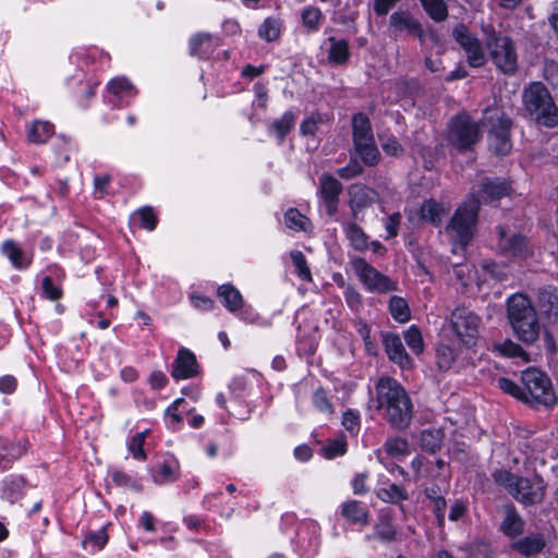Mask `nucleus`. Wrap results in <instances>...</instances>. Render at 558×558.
<instances>
[{
    "instance_id": "nucleus-14",
    "label": "nucleus",
    "mask_w": 558,
    "mask_h": 558,
    "mask_svg": "<svg viewBox=\"0 0 558 558\" xmlns=\"http://www.w3.org/2000/svg\"><path fill=\"white\" fill-rule=\"evenodd\" d=\"M498 248L504 255L518 259H526L532 255L533 250L527 238L518 233H509L504 227H498Z\"/></svg>"
},
{
    "instance_id": "nucleus-44",
    "label": "nucleus",
    "mask_w": 558,
    "mask_h": 558,
    "mask_svg": "<svg viewBox=\"0 0 558 558\" xmlns=\"http://www.w3.org/2000/svg\"><path fill=\"white\" fill-rule=\"evenodd\" d=\"M427 14L436 22L444 21L447 15V5L444 0H421Z\"/></svg>"
},
{
    "instance_id": "nucleus-18",
    "label": "nucleus",
    "mask_w": 558,
    "mask_h": 558,
    "mask_svg": "<svg viewBox=\"0 0 558 558\" xmlns=\"http://www.w3.org/2000/svg\"><path fill=\"white\" fill-rule=\"evenodd\" d=\"M349 206L354 219L359 218L360 213L371 206L377 196L375 190L361 184H351L348 189Z\"/></svg>"
},
{
    "instance_id": "nucleus-32",
    "label": "nucleus",
    "mask_w": 558,
    "mask_h": 558,
    "mask_svg": "<svg viewBox=\"0 0 558 558\" xmlns=\"http://www.w3.org/2000/svg\"><path fill=\"white\" fill-rule=\"evenodd\" d=\"M374 536L384 543H392L398 539V531L392 523L391 517L380 514L374 526Z\"/></svg>"
},
{
    "instance_id": "nucleus-26",
    "label": "nucleus",
    "mask_w": 558,
    "mask_h": 558,
    "mask_svg": "<svg viewBox=\"0 0 558 558\" xmlns=\"http://www.w3.org/2000/svg\"><path fill=\"white\" fill-rule=\"evenodd\" d=\"M449 213V206L437 203L434 199L425 201L421 207L422 219L430 222L434 226H439L442 218L448 216Z\"/></svg>"
},
{
    "instance_id": "nucleus-42",
    "label": "nucleus",
    "mask_w": 558,
    "mask_h": 558,
    "mask_svg": "<svg viewBox=\"0 0 558 558\" xmlns=\"http://www.w3.org/2000/svg\"><path fill=\"white\" fill-rule=\"evenodd\" d=\"M404 341L409 349L416 355H420L424 351V341L420 329L412 325L407 331H404Z\"/></svg>"
},
{
    "instance_id": "nucleus-27",
    "label": "nucleus",
    "mask_w": 558,
    "mask_h": 558,
    "mask_svg": "<svg viewBox=\"0 0 558 558\" xmlns=\"http://www.w3.org/2000/svg\"><path fill=\"white\" fill-rule=\"evenodd\" d=\"M27 447L28 441L26 439L10 441L9 439L0 438V451L4 452L3 469H7L9 464L25 454Z\"/></svg>"
},
{
    "instance_id": "nucleus-5",
    "label": "nucleus",
    "mask_w": 558,
    "mask_h": 558,
    "mask_svg": "<svg viewBox=\"0 0 558 558\" xmlns=\"http://www.w3.org/2000/svg\"><path fill=\"white\" fill-rule=\"evenodd\" d=\"M523 388V402L532 407H553L557 402V396L549 377L535 367H529L521 374Z\"/></svg>"
},
{
    "instance_id": "nucleus-34",
    "label": "nucleus",
    "mask_w": 558,
    "mask_h": 558,
    "mask_svg": "<svg viewBox=\"0 0 558 558\" xmlns=\"http://www.w3.org/2000/svg\"><path fill=\"white\" fill-rule=\"evenodd\" d=\"M282 22L278 17L269 16L258 27V36L267 43L279 39Z\"/></svg>"
},
{
    "instance_id": "nucleus-39",
    "label": "nucleus",
    "mask_w": 558,
    "mask_h": 558,
    "mask_svg": "<svg viewBox=\"0 0 558 558\" xmlns=\"http://www.w3.org/2000/svg\"><path fill=\"white\" fill-rule=\"evenodd\" d=\"M383 450L391 458H402L409 454V444L403 437L388 438Z\"/></svg>"
},
{
    "instance_id": "nucleus-16",
    "label": "nucleus",
    "mask_w": 558,
    "mask_h": 558,
    "mask_svg": "<svg viewBox=\"0 0 558 558\" xmlns=\"http://www.w3.org/2000/svg\"><path fill=\"white\" fill-rule=\"evenodd\" d=\"M536 314L548 324L558 322V289L548 286L537 290L534 301Z\"/></svg>"
},
{
    "instance_id": "nucleus-35",
    "label": "nucleus",
    "mask_w": 558,
    "mask_h": 558,
    "mask_svg": "<svg viewBox=\"0 0 558 558\" xmlns=\"http://www.w3.org/2000/svg\"><path fill=\"white\" fill-rule=\"evenodd\" d=\"M53 134V125L47 121L34 122L27 132V137L35 144L47 142Z\"/></svg>"
},
{
    "instance_id": "nucleus-13",
    "label": "nucleus",
    "mask_w": 558,
    "mask_h": 558,
    "mask_svg": "<svg viewBox=\"0 0 558 558\" xmlns=\"http://www.w3.org/2000/svg\"><path fill=\"white\" fill-rule=\"evenodd\" d=\"M453 38L465 52L466 62L471 68H481L486 63V54L482 43L464 24H459L452 32Z\"/></svg>"
},
{
    "instance_id": "nucleus-53",
    "label": "nucleus",
    "mask_w": 558,
    "mask_h": 558,
    "mask_svg": "<svg viewBox=\"0 0 558 558\" xmlns=\"http://www.w3.org/2000/svg\"><path fill=\"white\" fill-rule=\"evenodd\" d=\"M342 425L352 435L360 430V414L351 409L347 410L342 415Z\"/></svg>"
},
{
    "instance_id": "nucleus-49",
    "label": "nucleus",
    "mask_w": 558,
    "mask_h": 558,
    "mask_svg": "<svg viewBox=\"0 0 558 558\" xmlns=\"http://www.w3.org/2000/svg\"><path fill=\"white\" fill-rule=\"evenodd\" d=\"M494 481L504 486L510 495H512V490L515 487L517 481L519 478L518 475L507 471V470H496L493 473Z\"/></svg>"
},
{
    "instance_id": "nucleus-28",
    "label": "nucleus",
    "mask_w": 558,
    "mask_h": 558,
    "mask_svg": "<svg viewBox=\"0 0 558 558\" xmlns=\"http://www.w3.org/2000/svg\"><path fill=\"white\" fill-rule=\"evenodd\" d=\"M341 515L352 523H359L362 525L368 524V510L357 500H350L342 504Z\"/></svg>"
},
{
    "instance_id": "nucleus-40",
    "label": "nucleus",
    "mask_w": 558,
    "mask_h": 558,
    "mask_svg": "<svg viewBox=\"0 0 558 558\" xmlns=\"http://www.w3.org/2000/svg\"><path fill=\"white\" fill-rule=\"evenodd\" d=\"M377 497L385 502L397 504L408 499V493L401 486L392 483L388 487L379 488Z\"/></svg>"
},
{
    "instance_id": "nucleus-50",
    "label": "nucleus",
    "mask_w": 558,
    "mask_h": 558,
    "mask_svg": "<svg viewBox=\"0 0 558 558\" xmlns=\"http://www.w3.org/2000/svg\"><path fill=\"white\" fill-rule=\"evenodd\" d=\"M108 541V536L104 530H100L98 532L89 533L85 536L84 541L82 542V545L84 548L87 549L88 546L92 547V549L100 550L104 548Z\"/></svg>"
},
{
    "instance_id": "nucleus-63",
    "label": "nucleus",
    "mask_w": 558,
    "mask_h": 558,
    "mask_svg": "<svg viewBox=\"0 0 558 558\" xmlns=\"http://www.w3.org/2000/svg\"><path fill=\"white\" fill-rule=\"evenodd\" d=\"M447 502L442 496L435 498L434 500V513L437 519V524L442 527L445 525V513H446Z\"/></svg>"
},
{
    "instance_id": "nucleus-57",
    "label": "nucleus",
    "mask_w": 558,
    "mask_h": 558,
    "mask_svg": "<svg viewBox=\"0 0 558 558\" xmlns=\"http://www.w3.org/2000/svg\"><path fill=\"white\" fill-rule=\"evenodd\" d=\"M323 122L320 114H312L305 119L300 125V132L302 135L314 136L318 130V124Z\"/></svg>"
},
{
    "instance_id": "nucleus-41",
    "label": "nucleus",
    "mask_w": 558,
    "mask_h": 558,
    "mask_svg": "<svg viewBox=\"0 0 558 558\" xmlns=\"http://www.w3.org/2000/svg\"><path fill=\"white\" fill-rule=\"evenodd\" d=\"M389 310L391 316L399 323H405L410 319L409 305L401 296L393 295L390 298Z\"/></svg>"
},
{
    "instance_id": "nucleus-61",
    "label": "nucleus",
    "mask_w": 558,
    "mask_h": 558,
    "mask_svg": "<svg viewBox=\"0 0 558 558\" xmlns=\"http://www.w3.org/2000/svg\"><path fill=\"white\" fill-rule=\"evenodd\" d=\"M383 150L390 156H400L403 147L396 137H387L381 143Z\"/></svg>"
},
{
    "instance_id": "nucleus-1",
    "label": "nucleus",
    "mask_w": 558,
    "mask_h": 558,
    "mask_svg": "<svg viewBox=\"0 0 558 558\" xmlns=\"http://www.w3.org/2000/svg\"><path fill=\"white\" fill-rule=\"evenodd\" d=\"M377 409L383 418L398 432L407 430L414 416L413 402L403 386L391 377H381L375 386Z\"/></svg>"
},
{
    "instance_id": "nucleus-46",
    "label": "nucleus",
    "mask_w": 558,
    "mask_h": 558,
    "mask_svg": "<svg viewBox=\"0 0 558 558\" xmlns=\"http://www.w3.org/2000/svg\"><path fill=\"white\" fill-rule=\"evenodd\" d=\"M314 407L322 413L331 415L333 414V405L327 396V391L323 388L315 390L312 398Z\"/></svg>"
},
{
    "instance_id": "nucleus-25",
    "label": "nucleus",
    "mask_w": 558,
    "mask_h": 558,
    "mask_svg": "<svg viewBox=\"0 0 558 558\" xmlns=\"http://www.w3.org/2000/svg\"><path fill=\"white\" fill-rule=\"evenodd\" d=\"M525 522L522 517L519 514L513 505H508L505 507V517L500 524V531L509 536L517 537L521 535L524 531Z\"/></svg>"
},
{
    "instance_id": "nucleus-21",
    "label": "nucleus",
    "mask_w": 558,
    "mask_h": 558,
    "mask_svg": "<svg viewBox=\"0 0 558 558\" xmlns=\"http://www.w3.org/2000/svg\"><path fill=\"white\" fill-rule=\"evenodd\" d=\"M197 368L198 364L194 353L181 348L172 364L171 376L177 380L192 378L197 375Z\"/></svg>"
},
{
    "instance_id": "nucleus-6",
    "label": "nucleus",
    "mask_w": 558,
    "mask_h": 558,
    "mask_svg": "<svg viewBox=\"0 0 558 558\" xmlns=\"http://www.w3.org/2000/svg\"><path fill=\"white\" fill-rule=\"evenodd\" d=\"M352 135L356 154L367 166L379 161V151L374 138L371 121L365 113L359 112L352 117Z\"/></svg>"
},
{
    "instance_id": "nucleus-52",
    "label": "nucleus",
    "mask_w": 558,
    "mask_h": 558,
    "mask_svg": "<svg viewBox=\"0 0 558 558\" xmlns=\"http://www.w3.org/2000/svg\"><path fill=\"white\" fill-rule=\"evenodd\" d=\"M141 219V227L149 231H153L158 222V219L154 213V209L149 206H145L137 211Z\"/></svg>"
},
{
    "instance_id": "nucleus-24",
    "label": "nucleus",
    "mask_w": 558,
    "mask_h": 558,
    "mask_svg": "<svg viewBox=\"0 0 558 558\" xmlns=\"http://www.w3.org/2000/svg\"><path fill=\"white\" fill-rule=\"evenodd\" d=\"M509 190V184L497 178H484L480 183V193L484 202L498 201L508 195Z\"/></svg>"
},
{
    "instance_id": "nucleus-43",
    "label": "nucleus",
    "mask_w": 558,
    "mask_h": 558,
    "mask_svg": "<svg viewBox=\"0 0 558 558\" xmlns=\"http://www.w3.org/2000/svg\"><path fill=\"white\" fill-rule=\"evenodd\" d=\"M284 222L289 229L294 231H305L310 219L301 214L296 208H290L284 214Z\"/></svg>"
},
{
    "instance_id": "nucleus-29",
    "label": "nucleus",
    "mask_w": 558,
    "mask_h": 558,
    "mask_svg": "<svg viewBox=\"0 0 558 558\" xmlns=\"http://www.w3.org/2000/svg\"><path fill=\"white\" fill-rule=\"evenodd\" d=\"M295 122V114L291 110H288L280 118L270 123L268 133L277 136L279 144H282L286 136L294 128Z\"/></svg>"
},
{
    "instance_id": "nucleus-54",
    "label": "nucleus",
    "mask_w": 558,
    "mask_h": 558,
    "mask_svg": "<svg viewBox=\"0 0 558 558\" xmlns=\"http://www.w3.org/2000/svg\"><path fill=\"white\" fill-rule=\"evenodd\" d=\"M362 165L354 159H351L350 162L340 169L337 170L338 175L343 180H351L363 173Z\"/></svg>"
},
{
    "instance_id": "nucleus-48",
    "label": "nucleus",
    "mask_w": 558,
    "mask_h": 558,
    "mask_svg": "<svg viewBox=\"0 0 558 558\" xmlns=\"http://www.w3.org/2000/svg\"><path fill=\"white\" fill-rule=\"evenodd\" d=\"M494 349L501 355L509 357H521L525 355L524 350L518 343L513 342L510 339H507L499 343H495Z\"/></svg>"
},
{
    "instance_id": "nucleus-55",
    "label": "nucleus",
    "mask_w": 558,
    "mask_h": 558,
    "mask_svg": "<svg viewBox=\"0 0 558 558\" xmlns=\"http://www.w3.org/2000/svg\"><path fill=\"white\" fill-rule=\"evenodd\" d=\"M41 289L44 295L51 301H58L62 298V289L56 286L48 276L43 279Z\"/></svg>"
},
{
    "instance_id": "nucleus-30",
    "label": "nucleus",
    "mask_w": 558,
    "mask_h": 558,
    "mask_svg": "<svg viewBox=\"0 0 558 558\" xmlns=\"http://www.w3.org/2000/svg\"><path fill=\"white\" fill-rule=\"evenodd\" d=\"M343 231H344V234H345L347 239L349 240L351 246L355 251L363 252V251L367 250L368 236L360 226H357L353 221L344 222Z\"/></svg>"
},
{
    "instance_id": "nucleus-7",
    "label": "nucleus",
    "mask_w": 558,
    "mask_h": 558,
    "mask_svg": "<svg viewBox=\"0 0 558 558\" xmlns=\"http://www.w3.org/2000/svg\"><path fill=\"white\" fill-rule=\"evenodd\" d=\"M478 209L480 199L475 194H471L468 201L456 210L447 227L450 236L461 245L468 244L472 238Z\"/></svg>"
},
{
    "instance_id": "nucleus-62",
    "label": "nucleus",
    "mask_w": 558,
    "mask_h": 558,
    "mask_svg": "<svg viewBox=\"0 0 558 558\" xmlns=\"http://www.w3.org/2000/svg\"><path fill=\"white\" fill-rule=\"evenodd\" d=\"M544 78L553 87H558V63L548 61L544 66Z\"/></svg>"
},
{
    "instance_id": "nucleus-10",
    "label": "nucleus",
    "mask_w": 558,
    "mask_h": 558,
    "mask_svg": "<svg viewBox=\"0 0 558 558\" xmlns=\"http://www.w3.org/2000/svg\"><path fill=\"white\" fill-rule=\"evenodd\" d=\"M494 65L505 75H513L518 71V52L513 40L505 36L486 47Z\"/></svg>"
},
{
    "instance_id": "nucleus-22",
    "label": "nucleus",
    "mask_w": 558,
    "mask_h": 558,
    "mask_svg": "<svg viewBox=\"0 0 558 558\" xmlns=\"http://www.w3.org/2000/svg\"><path fill=\"white\" fill-rule=\"evenodd\" d=\"M219 46V40L209 33H198L189 41L190 54L199 59H208Z\"/></svg>"
},
{
    "instance_id": "nucleus-56",
    "label": "nucleus",
    "mask_w": 558,
    "mask_h": 558,
    "mask_svg": "<svg viewBox=\"0 0 558 558\" xmlns=\"http://www.w3.org/2000/svg\"><path fill=\"white\" fill-rule=\"evenodd\" d=\"M483 269L489 274L493 278L501 281L505 280L508 275V267L505 264H498L496 262H485Z\"/></svg>"
},
{
    "instance_id": "nucleus-23",
    "label": "nucleus",
    "mask_w": 558,
    "mask_h": 558,
    "mask_svg": "<svg viewBox=\"0 0 558 558\" xmlns=\"http://www.w3.org/2000/svg\"><path fill=\"white\" fill-rule=\"evenodd\" d=\"M546 541L543 534L536 533L522 537L512 543L511 548L525 558H531L543 551Z\"/></svg>"
},
{
    "instance_id": "nucleus-45",
    "label": "nucleus",
    "mask_w": 558,
    "mask_h": 558,
    "mask_svg": "<svg viewBox=\"0 0 558 558\" xmlns=\"http://www.w3.org/2000/svg\"><path fill=\"white\" fill-rule=\"evenodd\" d=\"M147 432L135 434L128 442V449L136 460H146L147 456L144 451V442Z\"/></svg>"
},
{
    "instance_id": "nucleus-9",
    "label": "nucleus",
    "mask_w": 558,
    "mask_h": 558,
    "mask_svg": "<svg viewBox=\"0 0 558 558\" xmlns=\"http://www.w3.org/2000/svg\"><path fill=\"white\" fill-rule=\"evenodd\" d=\"M350 266L363 287L373 293H388L398 290V283L378 271L363 257H352Z\"/></svg>"
},
{
    "instance_id": "nucleus-11",
    "label": "nucleus",
    "mask_w": 558,
    "mask_h": 558,
    "mask_svg": "<svg viewBox=\"0 0 558 558\" xmlns=\"http://www.w3.org/2000/svg\"><path fill=\"white\" fill-rule=\"evenodd\" d=\"M452 330L468 347L475 344L481 318L465 307H457L450 315Z\"/></svg>"
},
{
    "instance_id": "nucleus-20",
    "label": "nucleus",
    "mask_w": 558,
    "mask_h": 558,
    "mask_svg": "<svg viewBox=\"0 0 558 558\" xmlns=\"http://www.w3.org/2000/svg\"><path fill=\"white\" fill-rule=\"evenodd\" d=\"M389 24L396 36L405 33L407 35L416 36L421 40L423 39L421 23L408 11L393 12L389 17Z\"/></svg>"
},
{
    "instance_id": "nucleus-38",
    "label": "nucleus",
    "mask_w": 558,
    "mask_h": 558,
    "mask_svg": "<svg viewBox=\"0 0 558 558\" xmlns=\"http://www.w3.org/2000/svg\"><path fill=\"white\" fill-rule=\"evenodd\" d=\"M301 19L308 32H316L324 21V14L319 8L308 5L302 10Z\"/></svg>"
},
{
    "instance_id": "nucleus-31",
    "label": "nucleus",
    "mask_w": 558,
    "mask_h": 558,
    "mask_svg": "<svg viewBox=\"0 0 558 558\" xmlns=\"http://www.w3.org/2000/svg\"><path fill=\"white\" fill-rule=\"evenodd\" d=\"M460 354L458 348L450 344L439 343L436 348V364L438 369L447 372L451 369Z\"/></svg>"
},
{
    "instance_id": "nucleus-59",
    "label": "nucleus",
    "mask_w": 558,
    "mask_h": 558,
    "mask_svg": "<svg viewBox=\"0 0 558 558\" xmlns=\"http://www.w3.org/2000/svg\"><path fill=\"white\" fill-rule=\"evenodd\" d=\"M344 299H345L348 306L352 311H354V312L360 311V308L362 306V295L355 288L348 287L344 291Z\"/></svg>"
},
{
    "instance_id": "nucleus-60",
    "label": "nucleus",
    "mask_w": 558,
    "mask_h": 558,
    "mask_svg": "<svg viewBox=\"0 0 558 558\" xmlns=\"http://www.w3.org/2000/svg\"><path fill=\"white\" fill-rule=\"evenodd\" d=\"M131 82L125 77H117L109 82L108 90L114 95H120L123 92L132 90Z\"/></svg>"
},
{
    "instance_id": "nucleus-37",
    "label": "nucleus",
    "mask_w": 558,
    "mask_h": 558,
    "mask_svg": "<svg viewBox=\"0 0 558 558\" xmlns=\"http://www.w3.org/2000/svg\"><path fill=\"white\" fill-rule=\"evenodd\" d=\"M444 439V433L440 429L428 428L421 433V447L427 452H436L440 449Z\"/></svg>"
},
{
    "instance_id": "nucleus-8",
    "label": "nucleus",
    "mask_w": 558,
    "mask_h": 558,
    "mask_svg": "<svg viewBox=\"0 0 558 558\" xmlns=\"http://www.w3.org/2000/svg\"><path fill=\"white\" fill-rule=\"evenodd\" d=\"M447 140L460 153L472 150L481 140L480 126L469 114H457L449 123Z\"/></svg>"
},
{
    "instance_id": "nucleus-17",
    "label": "nucleus",
    "mask_w": 558,
    "mask_h": 558,
    "mask_svg": "<svg viewBox=\"0 0 558 558\" xmlns=\"http://www.w3.org/2000/svg\"><path fill=\"white\" fill-rule=\"evenodd\" d=\"M320 48L326 51L327 62L331 65H345L350 60V45L344 38L329 36Z\"/></svg>"
},
{
    "instance_id": "nucleus-12",
    "label": "nucleus",
    "mask_w": 558,
    "mask_h": 558,
    "mask_svg": "<svg viewBox=\"0 0 558 558\" xmlns=\"http://www.w3.org/2000/svg\"><path fill=\"white\" fill-rule=\"evenodd\" d=\"M546 490L544 478L535 473L532 477L519 476L511 496L524 506H533L543 502Z\"/></svg>"
},
{
    "instance_id": "nucleus-58",
    "label": "nucleus",
    "mask_w": 558,
    "mask_h": 558,
    "mask_svg": "<svg viewBox=\"0 0 558 558\" xmlns=\"http://www.w3.org/2000/svg\"><path fill=\"white\" fill-rule=\"evenodd\" d=\"M111 181V177L109 174H101L94 177V194L95 198L101 199L106 194Z\"/></svg>"
},
{
    "instance_id": "nucleus-64",
    "label": "nucleus",
    "mask_w": 558,
    "mask_h": 558,
    "mask_svg": "<svg viewBox=\"0 0 558 558\" xmlns=\"http://www.w3.org/2000/svg\"><path fill=\"white\" fill-rule=\"evenodd\" d=\"M468 511V506L462 500H456L449 511V520L458 521L460 520Z\"/></svg>"
},
{
    "instance_id": "nucleus-4",
    "label": "nucleus",
    "mask_w": 558,
    "mask_h": 558,
    "mask_svg": "<svg viewBox=\"0 0 558 558\" xmlns=\"http://www.w3.org/2000/svg\"><path fill=\"white\" fill-rule=\"evenodd\" d=\"M482 124L487 130L489 147L497 155H508L512 148V120L502 109L488 107L484 111Z\"/></svg>"
},
{
    "instance_id": "nucleus-2",
    "label": "nucleus",
    "mask_w": 558,
    "mask_h": 558,
    "mask_svg": "<svg viewBox=\"0 0 558 558\" xmlns=\"http://www.w3.org/2000/svg\"><path fill=\"white\" fill-rule=\"evenodd\" d=\"M522 106L525 117L537 126H558V106L543 83L532 82L523 88Z\"/></svg>"
},
{
    "instance_id": "nucleus-19",
    "label": "nucleus",
    "mask_w": 558,
    "mask_h": 558,
    "mask_svg": "<svg viewBox=\"0 0 558 558\" xmlns=\"http://www.w3.org/2000/svg\"><path fill=\"white\" fill-rule=\"evenodd\" d=\"M383 343L388 359L401 368H411L413 363L407 353L401 338L397 333L386 332L383 335Z\"/></svg>"
},
{
    "instance_id": "nucleus-36",
    "label": "nucleus",
    "mask_w": 558,
    "mask_h": 558,
    "mask_svg": "<svg viewBox=\"0 0 558 558\" xmlns=\"http://www.w3.org/2000/svg\"><path fill=\"white\" fill-rule=\"evenodd\" d=\"M1 252L5 255L15 268H25L29 265V260L24 258V253L13 240H7Z\"/></svg>"
},
{
    "instance_id": "nucleus-47",
    "label": "nucleus",
    "mask_w": 558,
    "mask_h": 558,
    "mask_svg": "<svg viewBox=\"0 0 558 558\" xmlns=\"http://www.w3.org/2000/svg\"><path fill=\"white\" fill-rule=\"evenodd\" d=\"M291 259L298 272V276L306 281H312L311 270L307 266L306 258L301 251H292L290 253Z\"/></svg>"
},
{
    "instance_id": "nucleus-51",
    "label": "nucleus",
    "mask_w": 558,
    "mask_h": 558,
    "mask_svg": "<svg viewBox=\"0 0 558 558\" xmlns=\"http://www.w3.org/2000/svg\"><path fill=\"white\" fill-rule=\"evenodd\" d=\"M497 386L504 392L523 401V388L515 384L513 380L500 377L497 379Z\"/></svg>"
},
{
    "instance_id": "nucleus-15",
    "label": "nucleus",
    "mask_w": 558,
    "mask_h": 558,
    "mask_svg": "<svg viewBox=\"0 0 558 558\" xmlns=\"http://www.w3.org/2000/svg\"><path fill=\"white\" fill-rule=\"evenodd\" d=\"M342 190L343 186L341 182L335 177L328 173H323L320 175L317 194L320 203L325 207L326 214L329 217L335 216L338 211Z\"/></svg>"
},
{
    "instance_id": "nucleus-3",
    "label": "nucleus",
    "mask_w": 558,
    "mask_h": 558,
    "mask_svg": "<svg viewBox=\"0 0 558 558\" xmlns=\"http://www.w3.org/2000/svg\"><path fill=\"white\" fill-rule=\"evenodd\" d=\"M508 317L517 337L524 343H534L539 336L536 310L524 294H513L508 300Z\"/></svg>"
},
{
    "instance_id": "nucleus-33",
    "label": "nucleus",
    "mask_w": 558,
    "mask_h": 558,
    "mask_svg": "<svg viewBox=\"0 0 558 558\" xmlns=\"http://www.w3.org/2000/svg\"><path fill=\"white\" fill-rule=\"evenodd\" d=\"M218 295L221 298L223 305L230 312H236L243 305V298L240 291L232 284H222L218 288Z\"/></svg>"
}]
</instances>
